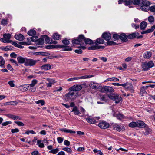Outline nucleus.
Instances as JSON below:
<instances>
[{"mask_svg": "<svg viewBox=\"0 0 155 155\" xmlns=\"http://www.w3.org/2000/svg\"><path fill=\"white\" fill-rule=\"evenodd\" d=\"M80 41V43H82V42L84 41L85 39V37L82 35H79L78 38Z\"/></svg>", "mask_w": 155, "mask_h": 155, "instance_id": "obj_39", "label": "nucleus"}, {"mask_svg": "<svg viewBox=\"0 0 155 155\" xmlns=\"http://www.w3.org/2000/svg\"><path fill=\"white\" fill-rule=\"evenodd\" d=\"M0 66L2 68H5V61L1 56H0Z\"/></svg>", "mask_w": 155, "mask_h": 155, "instance_id": "obj_30", "label": "nucleus"}, {"mask_svg": "<svg viewBox=\"0 0 155 155\" xmlns=\"http://www.w3.org/2000/svg\"><path fill=\"white\" fill-rule=\"evenodd\" d=\"M27 91H29L31 92H35L36 91V88L33 87L30 84L27 85Z\"/></svg>", "mask_w": 155, "mask_h": 155, "instance_id": "obj_20", "label": "nucleus"}, {"mask_svg": "<svg viewBox=\"0 0 155 155\" xmlns=\"http://www.w3.org/2000/svg\"><path fill=\"white\" fill-rule=\"evenodd\" d=\"M12 123V122L10 121H6L2 123V125L3 126H6L8 124H11Z\"/></svg>", "mask_w": 155, "mask_h": 155, "instance_id": "obj_63", "label": "nucleus"}, {"mask_svg": "<svg viewBox=\"0 0 155 155\" xmlns=\"http://www.w3.org/2000/svg\"><path fill=\"white\" fill-rule=\"evenodd\" d=\"M41 140H38L37 141V144L38 145L39 147L41 148H43L44 147V145L43 143H41Z\"/></svg>", "mask_w": 155, "mask_h": 155, "instance_id": "obj_44", "label": "nucleus"}, {"mask_svg": "<svg viewBox=\"0 0 155 155\" xmlns=\"http://www.w3.org/2000/svg\"><path fill=\"white\" fill-rule=\"evenodd\" d=\"M62 42L65 45H68L70 43L69 41L66 38L63 40Z\"/></svg>", "mask_w": 155, "mask_h": 155, "instance_id": "obj_62", "label": "nucleus"}, {"mask_svg": "<svg viewBox=\"0 0 155 155\" xmlns=\"http://www.w3.org/2000/svg\"><path fill=\"white\" fill-rule=\"evenodd\" d=\"M14 82L15 81L13 80L10 81L8 82V84L11 87H15Z\"/></svg>", "mask_w": 155, "mask_h": 155, "instance_id": "obj_57", "label": "nucleus"}, {"mask_svg": "<svg viewBox=\"0 0 155 155\" xmlns=\"http://www.w3.org/2000/svg\"><path fill=\"white\" fill-rule=\"evenodd\" d=\"M147 63L149 69L150 68H152L154 65L153 62L152 61H150L148 62H147Z\"/></svg>", "mask_w": 155, "mask_h": 155, "instance_id": "obj_45", "label": "nucleus"}, {"mask_svg": "<svg viewBox=\"0 0 155 155\" xmlns=\"http://www.w3.org/2000/svg\"><path fill=\"white\" fill-rule=\"evenodd\" d=\"M59 151V150L57 148L55 149H52L51 150L49 151V153H52L53 154H55L57 153Z\"/></svg>", "mask_w": 155, "mask_h": 155, "instance_id": "obj_46", "label": "nucleus"}, {"mask_svg": "<svg viewBox=\"0 0 155 155\" xmlns=\"http://www.w3.org/2000/svg\"><path fill=\"white\" fill-rule=\"evenodd\" d=\"M117 119L121 120L124 118V116L122 114H119L117 115Z\"/></svg>", "mask_w": 155, "mask_h": 155, "instance_id": "obj_58", "label": "nucleus"}, {"mask_svg": "<svg viewBox=\"0 0 155 155\" xmlns=\"http://www.w3.org/2000/svg\"><path fill=\"white\" fill-rule=\"evenodd\" d=\"M113 38L114 39V41L118 40L119 39V35L117 34H114L113 35Z\"/></svg>", "mask_w": 155, "mask_h": 155, "instance_id": "obj_53", "label": "nucleus"}, {"mask_svg": "<svg viewBox=\"0 0 155 155\" xmlns=\"http://www.w3.org/2000/svg\"><path fill=\"white\" fill-rule=\"evenodd\" d=\"M51 65L49 64H44L40 66V68L41 70L45 71H47L51 69Z\"/></svg>", "mask_w": 155, "mask_h": 155, "instance_id": "obj_16", "label": "nucleus"}, {"mask_svg": "<svg viewBox=\"0 0 155 155\" xmlns=\"http://www.w3.org/2000/svg\"><path fill=\"white\" fill-rule=\"evenodd\" d=\"M90 87L93 89H96L99 88V85L96 83H91L90 84Z\"/></svg>", "mask_w": 155, "mask_h": 155, "instance_id": "obj_25", "label": "nucleus"}, {"mask_svg": "<svg viewBox=\"0 0 155 155\" xmlns=\"http://www.w3.org/2000/svg\"><path fill=\"white\" fill-rule=\"evenodd\" d=\"M98 126L101 129H105L109 127V124L108 123L103 121L99 123Z\"/></svg>", "mask_w": 155, "mask_h": 155, "instance_id": "obj_8", "label": "nucleus"}, {"mask_svg": "<svg viewBox=\"0 0 155 155\" xmlns=\"http://www.w3.org/2000/svg\"><path fill=\"white\" fill-rule=\"evenodd\" d=\"M15 38L16 39L19 41L23 40L25 38L23 35L20 34H18L17 35H15Z\"/></svg>", "mask_w": 155, "mask_h": 155, "instance_id": "obj_19", "label": "nucleus"}, {"mask_svg": "<svg viewBox=\"0 0 155 155\" xmlns=\"http://www.w3.org/2000/svg\"><path fill=\"white\" fill-rule=\"evenodd\" d=\"M38 37L36 36H34L32 37L31 38V40L32 41L35 42H36L38 39Z\"/></svg>", "mask_w": 155, "mask_h": 155, "instance_id": "obj_60", "label": "nucleus"}, {"mask_svg": "<svg viewBox=\"0 0 155 155\" xmlns=\"http://www.w3.org/2000/svg\"><path fill=\"white\" fill-rule=\"evenodd\" d=\"M126 89L129 91L130 92L133 93L134 92V87L132 84L129 83L127 85V87H126Z\"/></svg>", "mask_w": 155, "mask_h": 155, "instance_id": "obj_15", "label": "nucleus"}, {"mask_svg": "<svg viewBox=\"0 0 155 155\" xmlns=\"http://www.w3.org/2000/svg\"><path fill=\"white\" fill-rule=\"evenodd\" d=\"M8 117L9 118L15 120H21V117L17 116L12 114H9Z\"/></svg>", "mask_w": 155, "mask_h": 155, "instance_id": "obj_24", "label": "nucleus"}, {"mask_svg": "<svg viewBox=\"0 0 155 155\" xmlns=\"http://www.w3.org/2000/svg\"><path fill=\"white\" fill-rule=\"evenodd\" d=\"M72 112H74V114L75 115H79L80 114L78 108L76 106L74 107L73 108Z\"/></svg>", "mask_w": 155, "mask_h": 155, "instance_id": "obj_31", "label": "nucleus"}, {"mask_svg": "<svg viewBox=\"0 0 155 155\" xmlns=\"http://www.w3.org/2000/svg\"><path fill=\"white\" fill-rule=\"evenodd\" d=\"M108 97L111 100L115 101L116 104L119 103L121 100V97L118 94H110L108 95Z\"/></svg>", "mask_w": 155, "mask_h": 155, "instance_id": "obj_1", "label": "nucleus"}, {"mask_svg": "<svg viewBox=\"0 0 155 155\" xmlns=\"http://www.w3.org/2000/svg\"><path fill=\"white\" fill-rule=\"evenodd\" d=\"M137 34L136 33H134L129 35L127 36V37L129 39H133L137 37Z\"/></svg>", "mask_w": 155, "mask_h": 155, "instance_id": "obj_37", "label": "nucleus"}, {"mask_svg": "<svg viewBox=\"0 0 155 155\" xmlns=\"http://www.w3.org/2000/svg\"><path fill=\"white\" fill-rule=\"evenodd\" d=\"M104 48V46L95 45L91 47H89L88 49L89 50L98 49H103Z\"/></svg>", "mask_w": 155, "mask_h": 155, "instance_id": "obj_23", "label": "nucleus"}, {"mask_svg": "<svg viewBox=\"0 0 155 155\" xmlns=\"http://www.w3.org/2000/svg\"><path fill=\"white\" fill-rule=\"evenodd\" d=\"M147 25V22L143 21L142 22L140 25V29L142 30H144L146 28Z\"/></svg>", "mask_w": 155, "mask_h": 155, "instance_id": "obj_28", "label": "nucleus"}, {"mask_svg": "<svg viewBox=\"0 0 155 155\" xmlns=\"http://www.w3.org/2000/svg\"><path fill=\"white\" fill-rule=\"evenodd\" d=\"M104 42V40L103 39L99 38L96 39V42H95V44L96 45L97 43L100 44H102Z\"/></svg>", "mask_w": 155, "mask_h": 155, "instance_id": "obj_40", "label": "nucleus"}, {"mask_svg": "<svg viewBox=\"0 0 155 155\" xmlns=\"http://www.w3.org/2000/svg\"><path fill=\"white\" fill-rule=\"evenodd\" d=\"M62 150L69 153L72 152V150L71 149L68 147H65L62 149Z\"/></svg>", "mask_w": 155, "mask_h": 155, "instance_id": "obj_52", "label": "nucleus"}, {"mask_svg": "<svg viewBox=\"0 0 155 155\" xmlns=\"http://www.w3.org/2000/svg\"><path fill=\"white\" fill-rule=\"evenodd\" d=\"M26 86L27 85H21L19 87V88L20 90L22 91H27Z\"/></svg>", "mask_w": 155, "mask_h": 155, "instance_id": "obj_33", "label": "nucleus"}, {"mask_svg": "<svg viewBox=\"0 0 155 155\" xmlns=\"http://www.w3.org/2000/svg\"><path fill=\"white\" fill-rule=\"evenodd\" d=\"M102 37L106 41L109 40L111 38V35L110 33L105 32L102 35Z\"/></svg>", "mask_w": 155, "mask_h": 155, "instance_id": "obj_12", "label": "nucleus"}, {"mask_svg": "<svg viewBox=\"0 0 155 155\" xmlns=\"http://www.w3.org/2000/svg\"><path fill=\"white\" fill-rule=\"evenodd\" d=\"M35 102V103L37 104H40L41 106L44 105L45 103V101L43 100H40L37 101H36Z\"/></svg>", "mask_w": 155, "mask_h": 155, "instance_id": "obj_49", "label": "nucleus"}, {"mask_svg": "<svg viewBox=\"0 0 155 155\" xmlns=\"http://www.w3.org/2000/svg\"><path fill=\"white\" fill-rule=\"evenodd\" d=\"M106 81H119V79L116 78H108L106 80Z\"/></svg>", "mask_w": 155, "mask_h": 155, "instance_id": "obj_42", "label": "nucleus"}, {"mask_svg": "<svg viewBox=\"0 0 155 155\" xmlns=\"http://www.w3.org/2000/svg\"><path fill=\"white\" fill-rule=\"evenodd\" d=\"M36 43L38 45H42L44 43V38H40L39 39H38Z\"/></svg>", "mask_w": 155, "mask_h": 155, "instance_id": "obj_38", "label": "nucleus"}, {"mask_svg": "<svg viewBox=\"0 0 155 155\" xmlns=\"http://www.w3.org/2000/svg\"><path fill=\"white\" fill-rule=\"evenodd\" d=\"M60 130L66 133H69L71 134H75L76 133L75 131L72 130L70 129H67L66 128L60 129Z\"/></svg>", "mask_w": 155, "mask_h": 155, "instance_id": "obj_18", "label": "nucleus"}, {"mask_svg": "<svg viewBox=\"0 0 155 155\" xmlns=\"http://www.w3.org/2000/svg\"><path fill=\"white\" fill-rule=\"evenodd\" d=\"M113 125L114 128L118 131H120L123 128L122 127L117 124H114Z\"/></svg>", "mask_w": 155, "mask_h": 155, "instance_id": "obj_22", "label": "nucleus"}, {"mask_svg": "<svg viewBox=\"0 0 155 155\" xmlns=\"http://www.w3.org/2000/svg\"><path fill=\"white\" fill-rule=\"evenodd\" d=\"M137 127L140 128L144 127H145L146 124L142 121H137Z\"/></svg>", "mask_w": 155, "mask_h": 155, "instance_id": "obj_21", "label": "nucleus"}, {"mask_svg": "<svg viewBox=\"0 0 155 155\" xmlns=\"http://www.w3.org/2000/svg\"><path fill=\"white\" fill-rule=\"evenodd\" d=\"M141 66L143 68V70L144 71H147L149 69L148 66L147 62H143L142 63Z\"/></svg>", "mask_w": 155, "mask_h": 155, "instance_id": "obj_26", "label": "nucleus"}, {"mask_svg": "<svg viewBox=\"0 0 155 155\" xmlns=\"http://www.w3.org/2000/svg\"><path fill=\"white\" fill-rule=\"evenodd\" d=\"M42 38H44V39H45V41L46 42L48 43H49V42L50 43V39H49V38L47 35H43L42 36Z\"/></svg>", "mask_w": 155, "mask_h": 155, "instance_id": "obj_51", "label": "nucleus"}, {"mask_svg": "<svg viewBox=\"0 0 155 155\" xmlns=\"http://www.w3.org/2000/svg\"><path fill=\"white\" fill-rule=\"evenodd\" d=\"M94 77L93 75H86L82 76L76 77L73 78H71L68 79L67 80L68 81H73L75 80H77L80 79H85L87 78H90Z\"/></svg>", "mask_w": 155, "mask_h": 155, "instance_id": "obj_6", "label": "nucleus"}, {"mask_svg": "<svg viewBox=\"0 0 155 155\" xmlns=\"http://www.w3.org/2000/svg\"><path fill=\"white\" fill-rule=\"evenodd\" d=\"M65 97L67 100L68 101H69L70 99H73V96L75 98H76L78 96V93L77 91H71L68 93L65 94Z\"/></svg>", "mask_w": 155, "mask_h": 155, "instance_id": "obj_2", "label": "nucleus"}, {"mask_svg": "<svg viewBox=\"0 0 155 155\" xmlns=\"http://www.w3.org/2000/svg\"><path fill=\"white\" fill-rule=\"evenodd\" d=\"M18 101H12L10 102H6L4 104V105H17L18 103H21L20 100H18Z\"/></svg>", "mask_w": 155, "mask_h": 155, "instance_id": "obj_14", "label": "nucleus"}, {"mask_svg": "<svg viewBox=\"0 0 155 155\" xmlns=\"http://www.w3.org/2000/svg\"><path fill=\"white\" fill-rule=\"evenodd\" d=\"M4 38H1L0 40L1 41L5 43H8L12 42V41L10 40L11 35L9 34H5L3 35Z\"/></svg>", "mask_w": 155, "mask_h": 155, "instance_id": "obj_3", "label": "nucleus"}, {"mask_svg": "<svg viewBox=\"0 0 155 155\" xmlns=\"http://www.w3.org/2000/svg\"><path fill=\"white\" fill-rule=\"evenodd\" d=\"M125 6H128L129 8L132 7L130 5L132 4V1L131 0H125L124 2Z\"/></svg>", "mask_w": 155, "mask_h": 155, "instance_id": "obj_29", "label": "nucleus"}, {"mask_svg": "<svg viewBox=\"0 0 155 155\" xmlns=\"http://www.w3.org/2000/svg\"><path fill=\"white\" fill-rule=\"evenodd\" d=\"M82 88L81 86L80 85H75L73 86L69 89V90L73 91H77L81 90Z\"/></svg>", "mask_w": 155, "mask_h": 155, "instance_id": "obj_10", "label": "nucleus"}, {"mask_svg": "<svg viewBox=\"0 0 155 155\" xmlns=\"http://www.w3.org/2000/svg\"><path fill=\"white\" fill-rule=\"evenodd\" d=\"M107 42V45H115L116 44V43L113 41L108 40Z\"/></svg>", "mask_w": 155, "mask_h": 155, "instance_id": "obj_54", "label": "nucleus"}, {"mask_svg": "<svg viewBox=\"0 0 155 155\" xmlns=\"http://www.w3.org/2000/svg\"><path fill=\"white\" fill-rule=\"evenodd\" d=\"M73 44H80V46L77 47L78 48L81 49L83 50H84L86 48L85 46H83V44H84V43H81L80 42L78 39L73 40L72 41Z\"/></svg>", "mask_w": 155, "mask_h": 155, "instance_id": "obj_9", "label": "nucleus"}, {"mask_svg": "<svg viewBox=\"0 0 155 155\" xmlns=\"http://www.w3.org/2000/svg\"><path fill=\"white\" fill-rule=\"evenodd\" d=\"M84 42L86 44H92L94 43L93 41L91 39L88 38H85Z\"/></svg>", "mask_w": 155, "mask_h": 155, "instance_id": "obj_32", "label": "nucleus"}, {"mask_svg": "<svg viewBox=\"0 0 155 155\" xmlns=\"http://www.w3.org/2000/svg\"><path fill=\"white\" fill-rule=\"evenodd\" d=\"M137 121L136 122H132L129 124V126L131 127H137Z\"/></svg>", "mask_w": 155, "mask_h": 155, "instance_id": "obj_43", "label": "nucleus"}, {"mask_svg": "<svg viewBox=\"0 0 155 155\" xmlns=\"http://www.w3.org/2000/svg\"><path fill=\"white\" fill-rule=\"evenodd\" d=\"M64 140V138L60 137H58L57 138V141L59 143H61L63 142Z\"/></svg>", "mask_w": 155, "mask_h": 155, "instance_id": "obj_61", "label": "nucleus"}, {"mask_svg": "<svg viewBox=\"0 0 155 155\" xmlns=\"http://www.w3.org/2000/svg\"><path fill=\"white\" fill-rule=\"evenodd\" d=\"M140 0H133L132 1V4L133 3L134 5H138L140 4Z\"/></svg>", "mask_w": 155, "mask_h": 155, "instance_id": "obj_47", "label": "nucleus"}, {"mask_svg": "<svg viewBox=\"0 0 155 155\" xmlns=\"http://www.w3.org/2000/svg\"><path fill=\"white\" fill-rule=\"evenodd\" d=\"M27 59L26 58H23L21 56H18L17 58V59L19 63L23 64L24 63L25 65Z\"/></svg>", "mask_w": 155, "mask_h": 155, "instance_id": "obj_13", "label": "nucleus"}, {"mask_svg": "<svg viewBox=\"0 0 155 155\" xmlns=\"http://www.w3.org/2000/svg\"><path fill=\"white\" fill-rule=\"evenodd\" d=\"M119 39L124 42H126L127 40V36L126 34L124 33H122L119 35Z\"/></svg>", "mask_w": 155, "mask_h": 155, "instance_id": "obj_17", "label": "nucleus"}, {"mask_svg": "<svg viewBox=\"0 0 155 155\" xmlns=\"http://www.w3.org/2000/svg\"><path fill=\"white\" fill-rule=\"evenodd\" d=\"M148 20L149 22L151 23H153L154 21V18L153 16H149L148 17Z\"/></svg>", "mask_w": 155, "mask_h": 155, "instance_id": "obj_48", "label": "nucleus"}, {"mask_svg": "<svg viewBox=\"0 0 155 155\" xmlns=\"http://www.w3.org/2000/svg\"><path fill=\"white\" fill-rule=\"evenodd\" d=\"M149 10L151 12H155V5H153L149 7Z\"/></svg>", "mask_w": 155, "mask_h": 155, "instance_id": "obj_59", "label": "nucleus"}, {"mask_svg": "<svg viewBox=\"0 0 155 155\" xmlns=\"http://www.w3.org/2000/svg\"><path fill=\"white\" fill-rule=\"evenodd\" d=\"M36 34L35 31L33 29L31 30L28 32V34L30 36L35 35Z\"/></svg>", "mask_w": 155, "mask_h": 155, "instance_id": "obj_41", "label": "nucleus"}, {"mask_svg": "<svg viewBox=\"0 0 155 155\" xmlns=\"http://www.w3.org/2000/svg\"><path fill=\"white\" fill-rule=\"evenodd\" d=\"M37 82L38 81L36 79H33L31 83L30 84L33 87H34V86L37 84Z\"/></svg>", "mask_w": 155, "mask_h": 155, "instance_id": "obj_56", "label": "nucleus"}, {"mask_svg": "<svg viewBox=\"0 0 155 155\" xmlns=\"http://www.w3.org/2000/svg\"><path fill=\"white\" fill-rule=\"evenodd\" d=\"M152 55V54L150 52L148 51L144 53L143 57L145 58L149 59Z\"/></svg>", "mask_w": 155, "mask_h": 155, "instance_id": "obj_35", "label": "nucleus"}, {"mask_svg": "<svg viewBox=\"0 0 155 155\" xmlns=\"http://www.w3.org/2000/svg\"><path fill=\"white\" fill-rule=\"evenodd\" d=\"M46 80L52 84H54L56 82L55 81L54 79H50L49 78H47L46 79Z\"/></svg>", "mask_w": 155, "mask_h": 155, "instance_id": "obj_55", "label": "nucleus"}, {"mask_svg": "<svg viewBox=\"0 0 155 155\" xmlns=\"http://www.w3.org/2000/svg\"><path fill=\"white\" fill-rule=\"evenodd\" d=\"M99 117H89L86 119V121L89 123L91 124H95L97 122V120L100 119Z\"/></svg>", "mask_w": 155, "mask_h": 155, "instance_id": "obj_7", "label": "nucleus"}, {"mask_svg": "<svg viewBox=\"0 0 155 155\" xmlns=\"http://www.w3.org/2000/svg\"><path fill=\"white\" fill-rule=\"evenodd\" d=\"M140 9L143 11L147 12L149 10V8L142 5L140 7Z\"/></svg>", "mask_w": 155, "mask_h": 155, "instance_id": "obj_50", "label": "nucleus"}, {"mask_svg": "<svg viewBox=\"0 0 155 155\" xmlns=\"http://www.w3.org/2000/svg\"><path fill=\"white\" fill-rule=\"evenodd\" d=\"M38 60H34L32 59H28L27 58L26 60L25 65L26 66H34L36 63L37 62Z\"/></svg>", "mask_w": 155, "mask_h": 155, "instance_id": "obj_4", "label": "nucleus"}, {"mask_svg": "<svg viewBox=\"0 0 155 155\" xmlns=\"http://www.w3.org/2000/svg\"><path fill=\"white\" fill-rule=\"evenodd\" d=\"M101 91L103 93H110L114 91V89L110 86H104L101 88Z\"/></svg>", "mask_w": 155, "mask_h": 155, "instance_id": "obj_5", "label": "nucleus"}, {"mask_svg": "<svg viewBox=\"0 0 155 155\" xmlns=\"http://www.w3.org/2000/svg\"><path fill=\"white\" fill-rule=\"evenodd\" d=\"M61 35L58 33H56L53 36V38L54 40H58L61 38Z\"/></svg>", "mask_w": 155, "mask_h": 155, "instance_id": "obj_36", "label": "nucleus"}, {"mask_svg": "<svg viewBox=\"0 0 155 155\" xmlns=\"http://www.w3.org/2000/svg\"><path fill=\"white\" fill-rule=\"evenodd\" d=\"M57 46L58 48L63 49V50L65 51H70L72 49L71 47L67 46H64L62 45H57Z\"/></svg>", "mask_w": 155, "mask_h": 155, "instance_id": "obj_11", "label": "nucleus"}, {"mask_svg": "<svg viewBox=\"0 0 155 155\" xmlns=\"http://www.w3.org/2000/svg\"><path fill=\"white\" fill-rule=\"evenodd\" d=\"M141 3L142 5L147 7H148L151 4L150 2L146 0H142Z\"/></svg>", "mask_w": 155, "mask_h": 155, "instance_id": "obj_27", "label": "nucleus"}, {"mask_svg": "<svg viewBox=\"0 0 155 155\" xmlns=\"http://www.w3.org/2000/svg\"><path fill=\"white\" fill-rule=\"evenodd\" d=\"M146 88L145 87V86H143L141 88L140 93L141 96H143V94H146Z\"/></svg>", "mask_w": 155, "mask_h": 155, "instance_id": "obj_34", "label": "nucleus"}, {"mask_svg": "<svg viewBox=\"0 0 155 155\" xmlns=\"http://www.w3.org/2000/svg\"><path fill=\"white\" fill-rule=\"evenodd\" d=\"M15 123L18 126H23L24 125V124L21 122L15 121Z\"/></svg>", "mask_w": 155, "mask_h": 155, "instance_id": "obj_64", "label": "nucleus"}]
</instances>
